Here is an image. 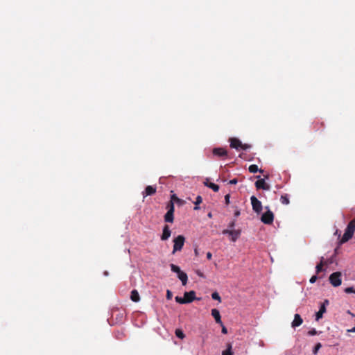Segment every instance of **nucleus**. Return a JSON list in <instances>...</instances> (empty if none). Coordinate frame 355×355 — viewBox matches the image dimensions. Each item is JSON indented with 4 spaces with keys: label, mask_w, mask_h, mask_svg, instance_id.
<instances>
[{
    "label": "nucleus",
    "mask_w": 355,
    "mask_h": 355,
    "mask_svg": "<svg viewBox=\"0 0 355 355\" xmlns=\"http://www.w3.org/2000/svg\"><path fill=\"white\" fill-rule=\"evenodd\" d=\"M167 212L164 215V221L166 223H173L174 220V211L175 207L174 203L172 201H169L166 205Z\"/></svg>",
    "instance_id": "nucleus-1"
},
{
    "label": "nucleus",
    "mask_w": 355,
    "mask_h": 355,
    "mask_svg": "<svg viewBox=\"0 0 355 355\" xmlns=\"http://www.w3.org/2000/svg\"><path fill=\"white\" fill-rule=\"evenodd\" d=\"M185 238L183 235H178L173 239V254H175L178 251H180L184 244Z\"/></svg>",
    "instance_id": "nucleus-2"
},
{
    "label": "nucleus",
    "mask_w": 355,
    "mask_h": 355,
    "mask_svg": "<svg viewBox=\"0 0 355 355\" xmlns=\"http://www.w3.org/2000/svg\"><path fill=\"white\" fill-rule=\"evenodd\" d=\"M329 282L331 285L334 287L339 286L341 283V272H335L330 275L329 276Z\"/></svg>",
    "instance_id": "nucleus-3"
},
{
    "label": "nucleus",
    "mask_w": 355,
    "mask_h": 355,
    "mask_svg": "<svg viewBox=\"0 0 355 355\" xmlns=\"http://www.w3.org/2000/svg\"><path fill=\"white\" fill-rule=\"evenodd\" d=\"M222 233L223 234H228L232 242H235L239 237L241 233V230H223Z\"/></svg>",
    "instance_id": "nucleus-4"
},
{
    "label": "nucleus",
    "mask_w": 355,
    "mask_h": 355,
    "mask_svg": "<svg viewBox=\"0 0 355 355\" xmlns=\"http://www.w3.org/2000/svg\"><path fill=\"white\" fill-rule=\"evenodd\" d=\"M261 220L264 224L270 225L274 220V214L270 210H268L266 212L263 214L261 217Z\"/></svg>",
    "instance_id": "nucleus-5"
},
{
    "label": "nucleus",
    "mask_w": 355,
    "mask_h": 355,
    "mask_svg": "<svg viewBox=\"0 0 355 355\" xmlns=\"http://www.w3.org/2000/svg\"><path fill=\"white\" fill-rule=\"evenodd\" d=\"M250 201L252 209L257 213H260L262 210L261 201H259L254 196L250 197Z\"/></svg>",
    "instance_id": "nucleus-6"
},
{
    "label": "nucleus",
    "mask_w": 355,
    "mask_h": 355,
    "mask_svg": "<svg viewBox=\"0 0 355 355\" xmlns=\"http://www.w3.org/2000/svg\"><path fill=\"white\" fill-rule=\"evenodd\" d=\"M212 153L214 156H217L218 157L227 156V151L224 148H214L212 150Z\"/></svg>",
    "instance_id": "nucleus-7"
},
{
    "label": "nucleus",
    "mask_w": 355,
    "mask_h": 355,
    "mask_svg": "<svg viewBox=\"0 0 355 355\" xmlns=\"http://www.w3.org/2000/svg\"><path fill=\"white\" fill-rule=\"evenodd\" d=\"M171 231L168 227V225H165L164 227H163V231H162V234L161 235V240L162 241H166L169 239V237L171 236Z\"/></svg>",
    "instance_id": "nucleus-8"
},
{
    "label": "nucleus",
    "mask_w": 355,
    "mask_h": 355,
    "mask_svg": "<svg viewBox=\"0 0 355 355\" xmlns=\"http://www.w3.org/2000/svg\"><path fill=\"white\" fill-rule=\"evenodd\" d=\"M255 187L257 189L270 190V186L267 184L264 179H259L255 182Z\"/></svg>",
    "instance_id": "nucleus-9"
},
{
    "label": "nucleus",
    "mask_w": 355,
    "mask_h": 355,
    "mask_svg": "<svg viewBox=\"0 0 355 355\" xmlns=\"http://www.w3.org/2000/svg\"><path fill=\"white\" fill-rule=\"evenodd\" d=\"M184 297L186 299L187 303H191L196 299V292L194 291L185 292L184 293Z\"/></svg>",
    "instance_id": "nucleus-10"
},
{
    "label": "nucleus",
    "mask_w": 355,
    "mask_h": 355,
    "mask_svg": "<svg viewBox=\"0 0 355 355\" xmlns=\"http://www.w3.org/2000/svg\"><path fill=\"white\" fill-rule=\"evenodd\" d=\"M230 147L239 150L242 146L241 141L237 138H230Z\"/></svg>",
    "instance_id": "nucleus-11"
},
{
    "label": "nucleus",
    "mask_w": 355,
    "mask_h": 355,
    "mask_svg": "<svg viewBox=\"0 0 355 355\" xmlns=\"http://www.w3.org/2000/svg\"><path fill=\"white\" fill-rule=\"evenodd\" d=\"M211 315L214 318L216 323L219 324L220 325H222L221 317L218 310L213 309L211 310Z\"/></svg>",
    "instance_id": "nucleus-12"
},
{
    "label": "nucleus",
    "mask_w": 355,
    "mask_h": 355,
    "mask_svg": "<svg viewBox=\"0 0 355 355\" xmlns=\"http://www.w3.org/2000/svg\"><path fill=\"white\" fill-rule=\"evenodd\" d=\"M156 193V187L153 186H147L143 192L144 198L148 196H152Z\"/></svg>",
    "instance_id": "nucleus-13"
},
{
    "label": "nucleus",
    "mask_w": 355,
    "mask_h": 355,
    "mask_svg": "<svg viewBox=\"0 0 355 355\" xmlns=\"http://www.w3.org/2000/svg\"><path fill=\"white\" fill-rule=\"evenodd\" d=\"M303 322V320L299 314H295L294 317V320L292 322V327H296L301 325Z\"/></svg>",
    "instance_id": "nucleus-14"
},
{
    "label": "nucleus",
    "mask_w": 355,
    "mask_h": 355,
    "mask_svg": "<svg viewBox=\"0 0 355 355\" xmlns=\"http://www.w3.org/2000/svg\"><path fill=\"white\" fill-rule=\"evenodd\" d=\"M326 312V307L324 306V304H322L320 308V310L315 314V320H319L322 318L323 313Z\"/></svg>",
    "instance_id": "nucleus-15"
},
{
    "label": "nucleus",
    "mask_w": 355,
    "mask_h": 355,
    "mask_svg": "<svg viewBox=\"0 0 355 355\" xmlns=\"http://www.w3.org/2000/svg\"><path fill=\"white\" fill-rule=\"evenodd\" d=\"M178 277L180 279V280L182 282V285L185 286L187 283L188 277L187 275L182 271L179 274H178Z\"/></svg>",
    "instance_id": "nucleus-16"
},
{
    "label": "nucleus",
    "mask_w": 355,
    "mask_h": 355,
    "mask_svg": "<svg viewBox=\"0 0 355 355\" xmlns=\"http://www.w3.org/2000/svg\"><path fill=\"white\" fill-rule=\"evenodd\" d=\"M130 299L135 302H138L140 300V296L137 290H132L131 291Z\"/></svg>",
    "instance_id": "nucleus-17"
},
{
    "label": "nucleus",
    "mask_w": 355,
    "mask_h": 355,
    "mask_svg": "<svg viewBox=\"0 0 355 355\" xmlns=\"http://www.w3.org/2000/svg\"><path fill=\"white\" fill-rule=\"evenodd\" d=\"M248 170H249V171H250V173H257V172H258V171H259L260 173H262V172H263V170L259 169V168H258V166H257V165H256V164H252V165H250V166H249V168H248Z\"/></svg>",
    "instance_id": "nucleus-18"
},
{
    "label": "nucleus",
    "mask_w": 355,
    "mask_h": 355,
    "mask_svg": "<svg viewBox=\"0 0 355 355\" xmlns=\"http://www.w3.org/2000/svg\"><path fill=\"white\" fill-rule=\"evenodd\" d=\"M325 264V262L324 261V257H321L320 262L316 266L315 270L316 273L318 274L322 270V267Z\"/></svg>",
    "instance_id": "nucleus-19"
},
{
    "label": "nucleus",
    "mask_w": 355,
    "mask_h": 355,
    "mask_svg": "<svg viewBox=\"0 0 355 355\" xmlns=\"http://www.w3.org/2000/svg\"><path fill=\"white\" fill-rule=\"evenodd\" d=\"M205 185L207 187H208L209 188L211 189L215 192H217L219 190V186L216 184H214V183H212V182L207 183V182H205Z\"/></svg>",
    "instance_id": "nucleus-20"
},
{
    "label": "nucleus",
    "mask_w": 355,
    "mask_h": 355,
    "mask_svg": "<svg viewBox=\"0 0 355 355\" xmlns=\"http://www.w3.org/2000/svg\"><path fill=\"white\" fill-rule=\"evenodd\" d=\"M280 201L283 205H288L290 202L288 196L287 194L282 195L280 198Z\"/></svg>",
    "instance_id": "nucleus-21"
},
{
    "label": "nucleus",
    "mask_w": 355,
    "mask_h": 355,
    "mask_svg": "<svg viewBox=\"0 0 355 355\" xmlns=\"http://www.w3.org/2000/svg\"><path fill=\"white\" fill-rule=\"evenodd\" d=\"M222 355H232V344H227V349L222 352Z\"/></svg>",
    "instance_id": "nucleus-22"
},
{
    "label": "nucleus",
    "mask_w": 355,
    "mask_h": 355,
    "mask_svg": "<svg viewBox=\"0 0 355 355\" xmlns=\"http://www.w3.org/2000/svg\"><path fill=\"white\" fill-rule=\"evenodd\" d=\"M170 267H171V269L173 272H176L177 274H179L180 272H182V270H180V267H178V266L173 264V263H171L170 265Z\"/></svg>",
    "instance_id": "nucleus-23"
},
{
    "label": "nucleus",
    "mask_w": 355,
    "mask_h": 355,
    "mask_svg": "<svg viewBox=\"0 0 355 355\" xmlns=\"http://www.w3.org/2000/svg\"><path fill=\"white\" fill-rule=\"evenodd\" d=\"M175 334V336L180 339H183L185 337L184 332L180 329H177Z\"/></svg>",
    "instance_id": "nucleus-24"
},
{
    "label": "nucleus",
    "mask_w": 355,
    "mask_h": 355,
    "mask_svg": "<svg viewBox=\"0 0 355 355\" xmlns=\"http://www.w3.org/2000/svg\"><path fill=\"white\" fill-rule=\"evenodd\" d=\"M202 202V197H201L200 196H197V198H196V202H195V205H196V206H195V207H194V209H195V210H198V209H199V207H198V205L199 204H200Z\"/></svg>",
    "instance_id": "nucleus-25"
},
{
    "label": "nucleus",
    "mask_w": 355,
    "mask_h": 355,
    "mask_svg": "<svg viewBox=\"0 0 355 355\" xmlns=\"http://www.w3.org/2000/svg\"><path fill=\"white\" fill-rule=\"evenodd\" d=\"M175 301L180 304H187L186 299L184 297H181L179 296L175 297Z\"/></svg>",
    "instance_id": "nucleus-26"
},
{
    "label": "nucleus",
    "mask_w": 355,
    "mask_h": 355,
    "mask_svg": "<svg viewBox=\"0 0 355 355\" xmlns=\"http://www.w3.org/2000/svg\"><path fill=\"white\" fill-rule=\"evenodd\" d=\"M211 297L212 299L215 300H218L219 302L221 301V298L219 295V294L217 293V292H214L211 294Z\"/></svg>",
    "instance_id": "nucleus-27"
},
{
    "label": "nucleus",
    "mask_w": 355,
    "mask_h": 355,
    "mask_svg": "<svg viewBox=\"0 0 355 355\" xmlns=\"http://www.w3.org/2000/svg\"><path fill=\"white\" fill-rule=\"evenodd\" d=\"M321 347H322L321 343H317L313 349V354H316L318 353V350L321 348Z\"/></svg>",
    "instance_id": "nucleus-28"
},
{
    "label": "nucleus",
    "mask_w": 355,
    "mask_h": 355,
    "mask_svg": "<svg viewBox=\"0 0 355 355\" xmlns=\"http://www.w3.org/2000/svg\"><path fill=\"white\" fill-rule=\"evenodd\" d=\"M346 293H355V290L353 287H347L345 289Z\"/></svg>",
    "instance_id": "nucleus-29"
},
{
    "label": "nucleus",
    "mask_w": 355,
    "mask_h": 355,
    "mask_svg": "<svg viewBox=\"0 0 355 355\" xmlns=\"http://www.w3.org/2000/svg\"><path fill=\"white\" fill-rule=\"evenodd\" d=\"M235 223H236V221L234 220H232V222H230L228 225V227L229 229L228 230H234L233 228L235 226Z\"/></svg>",
    "instance_id": "nucleus-30"
},
{
    "label": "nucleus",
    "mask_w": 355,
    "mask_h": 355,
    "mask_svg": "<svg viewBox=\"0 0 355 355\" xmlns=\"http://www.w3.org/2000/svg\"><path fill=\"white\" fill-rule=\"evenodd\" d=\"M173 294L170 290H167L166 291V298L168 300H171L172 298Z\"/></svg>",
    "instance_id": "nucleus-31"
},
{
    "label": "nucleus",
    "mask_w": 355,
    "mask_h": 355,
    "mask_svg": "<svg viewBox=\"0 0 355 355\" xmlns=\"http://www.w3.org/2000/svg\"><path fill=\"white\" fill-rule=\"evenodd\" d=\"M317 279H318L317 276L316 275H313V276H312L311 277L309 282H310L311 284H313V283H315L316 282Z\"/></svg>",
    "instance_id": "nucleus-32"
},
{
    "label": "nucleus",
    "mask_w": 355,
    "mask_h": 355,
    "mask_svg": "<svg viewBox=\"0 0 355 355\" xmlns=\"http://www.w3.org/2000/svg\"><path fill=\"white\" fill-rule=\"evenodd\" d=\"M308 334L310 335V336L316 335L317 334V331L315 329H313L310 330L308 332Z\"/></svg>",
    "instance_id": "nucleus-33"
},
{
    "label": "nucleus",
    "mask_w": 355,
    "mask_h": 355,
    "mask_svg": "<svg viewBox=\"0 0 355 355\" xmlns=\"http://www.w3.org/2000/svg\"><path fill=\"white\" fill-rule=\"evenodd\" d=\"M230 194H227L225 196V204L226 205H229L230 204Z\"/></svg>",
    "instance_id": "nucleus-34"
},
{
    "label": "nucleus",
    "mask_w": 355,
    "mask_h": 355,
    "mask_svg": "<svg viewBox=\"0 0 355 355\" xmlns=\"http://www.w3.org/2000/svg\"><path fill=\"white\" fill-rule=\"evenodd\" d=\"M222 327V333L224 334H227V328L223 325V324L222 323V325H220Z\"/></svg>",
    "instance_id": "nucleus-35"
},
{
    "label": "nucleus",
    "mask_w": 355,
    "mask_h": 355,
    "mask_svg": "<svg viewBox=\"0 0 355 355\" xmlns=\"http://www.w3.org/2000/svg\"><path fill=\"white\" fill-rule=\"evenodd\" d=\"M237 182H238L237 179L236 178H234V179L231 180L229 182V184H236Z\"/></svg>",
    "instance_id": "nucleus-36"
},
{
    "label": "nucleus",
    "mask_w": 355,
    "mask_h": 355,
    "mask_svg": "<svg viewBox=\"0 0 355 355\" xmlns=\"http://www.w3.org/2000/svg\"><path fill=\"white\" fill-rule=\"evenodd\" d=\"M249 148H250L249 145H248V144H242V146L240 147V148H241L243 150H247Z\"/></svg>",
    "instance_id": "nucleus-37"
},
{
    "label": "nucleus",
    "mask_w": 355,
    "mask_h": 355,
    "mask_svg": "<svg viewBox=\"0 0 355 355\" xmlns=\"http://www.w3.org/2000/svg\"><path fill=\"white\" fill-rule=\"evenodd\" d=\"M173 200H175V201H177V202H178V201H179V200H180V199H179V198L175 196V195H173V196H171V201H172V202H173Z\"/></svg>",
    "instance_id": "nucleus-38"
},
{
    "label": "nucleus",
    "mask_w": 355,
    "mask_h": 355,
    "mask_svg": "<svg viewBox=\"0 0 355 355\" xmlns=\"http://www.w3.org/2000/svg\"><path fill=\"white\" fill-rule=\"evenodd\" d=\"M207 258L209 260H210L212 258V254L210 252H208L207 253Z\"/></svg>",
    "instance_id": "nucleus-39"
},
{
    "label": "nucleus",
    "mask_w": 355,
    "mask_h": 355,
    "mask_svg": "<svg viewBox=\"0 0 355 355\" xmlns=\"http://www.w3.org/2000/svg\"><path fill=\"white\" fill-rule=\"evenodd\" d=\"M194 253L196 257L199 256V252L197 248L194 249Z\"/></svg>",
    "instance_id": "nucleus-40"
},
{
    "label": "nucleus",
    "mask_w": 355,
    "mask_h": 355,
    "mask_svg": "<svg viewBox=\"0 0 355 355\" xmlns=\"http://www.w3.org/2000/svg\"><path fill=\"white\" fill-rule=\"evenodd\" d=\"M240 211L239 210H236L235 212H234V216L236 217H238L239 215H240Z\"/></svg>",
    "instance_id": "nucleus-41"
},
{
    "label": "nucleus",
    "mask_w": 355,
    "mask_h": 355,
    "mask_svg": "<svg viewBox=\"0 0 355 355\" xmlns=\"http://www.w3.org/2000/svg\"><path fill=\"white\" fill-rule=\"evenodd\" d=\"M348 332L354 333L355 332V327H353L350 329L347 330Z\"/></svg>",
    "instance_id": "nucleus-42"
},
{
    "label": "nucleus",
    "mask_w": 355,
    "mask_h": 355,
    "mask_svg": "<svg viewBox=\"0 0 355 355\" xmlns=\"http://www.w3.org/2000/svg\"><path fill=\"white\" fill-rule=\"evenodd\" d=\"M197 274H198V275H199L200 277H203L202 273L201 272H200V271H197Z\"/></svg>",
    "instance_id": "nucleus-43"
},
{
    "label": "nucleus",
    "mask_w": 355,
    "mask_h": 355,
    "mask_svg": "<svg viewBox=\"0 0 355 355\" xmlns=\"http://www.w3.org/2000/svg\"><path fill=\"white\" fill-rule=\"evenodd\" d=\"M322 304H324V306H325L327 304H329V301L327 300H325Z\"/></svg>",
    "instance_id": "nucleus-44"
},
{
    "label": "nucleus",
    "mask_w": 355,
    "mask_h": 355,
    "mask_svg": "<svg viewBox=\"0 0 355 355\" xmlns=\"http://www.w3.org/2000/svg\"><path fill=\"white\" fill-rule=\"evenodd\" d=\"M208 217H209V218H211V217H212L211 213H209V214H208Z\"/></svg>",
    "instance_id": "nucleus-45"
},
{
    "label": "nucleus",
    "mask_w": 355,
    "mask_h": 355,
    "mask_svg": "<svg viewBox=\"0 0 355 355\" xmlns=\"http://www.w3.org/2000/svg\"><path fill=\"white\" fill-rule=\"evenodd\" d=\"M105 275H108L107 272H105Z\"/></svg>",
    "instance_id": "nucleus-46"
}]
</instances>
